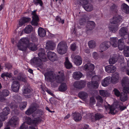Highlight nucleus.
<instances>
[{"label": "nucleus", "mask_w": 129, "mask_h": 129, "mask_svg": "<svg viewBox=\"0 0 129 129\" xmlns=\"http://www.w3.org/2000/svg\"><path fill=\"white\" fill-rule=\"evenodd\" d=\"M43 113L41 110H38L32 115L33 117H37L34 120H32L30 118L26 117L25 119V122L20 126V129H27L28 126L26 124L33 125V126H29V129H37L35 127L38 123L41 122L42 118V116Z\"/></svg>", "instance_id": "f257e3e1"}, {"label": "nucleus", "mask_w": 129, "mask_h": 129, "mask_svg": "<svg viewBox=\"0 0 129 129\" xmlns=\"http://www.w3.org/2000/svg\"><path fill=\"white\" fill-rule=\"evenodd\" d=\"M57 76L55 77V74L52 71H49L45 73L44 75L45 79L47 82H52L56 80L58 83H60L64 79V74L63 72H59Z\"/></svg>", "instance_id": "f03ea898"}, {"label": "nucleus", "mask_w": 129, "mask_h": 129, "mask_svg": "<svg viewBox=\"0 0 129 129\" xmlns=\"http://www.w3.org/2000/svg\"><path fill=\"white\" fill-rule=\"evenodd\" d=\"M28 39L26 38H23L21 39L19 41L17 45L18 49L23 51L25 50L26 47L29 49L33 51L36 50L37 49V45L33 43H29Z\"/></svg>", "instance_id": "7ed1b4c3"}, {"label": "nucleus", "mask_w": 129, "mask_h": 129, "mask_svg": "<svg viewBox=\"0 0 129 129\" xmlns=\"http://www.w3.org/2000/svg\"><path fill=\"white\" fill-rule=\"evenodd\" d=\"M122 21V17L121 16L118 15L114 16L110 19L108 24L109 30L112 33H116L118 29L119 25Z\"/></svg>", "instance_id": "20e7f679"}, {"label": "nucleus", "mask_w": 129, "mask_h": 129, "mask_svg": "<svg viewBox=\"0 0 129 129\" xmlns=\"http://www.w3.org/2000/svg\"><path fill=\"white\" fill-rule=\"evenodd\" d=\"M38 55L40 58L37 57H34L31 60V64L33 65H36L40 68H42L43 64L42 61H46L47 60L46 55L45 54L44 50L43 48H41Z\"/></svg>", "instance_id": "39448f33"}, {"label": "nucleus", "mask_w": 129, "mask_h": 129, "mask_svg": "<svg viewBox=\"0 0 129 129\" xmlns=\"http://www.w3.org/2000/svg\"><path fill=\"white\" fill-rule=\"evenodd\" d=\"M68 48L66 43L64 41H61L58 44L57 50L58 54H63L67 52Z\"/></svg>", "instance_id": "423d86ee"}, {"label": "nucleus", "mask_w": 129, "mask_h": 129, "mask_svg": "<svg viewBox=\"0 0 129 129\" xmlns=\"http://www.w3.org/2000/svg\"><path fill=\"white\" fill-rule=\"evenodd\" d=\"M100 77L98 76H94L92 78V81L88 82L87 84L88 87L91 88L96 89L99 87V84L97 81L100 79Z\"/></svg>", "instance_id": "0eeeda50"}, {"label": "nucleus", "mask_w": 129, "mask_h": 129, "mask_svg": "<svg viewBox=\"0 0 129 129\" xmlns=\"http://www.w3.org/2000/svg\"><path fill=\"white\" fill-rule=\"evenodd\" d=\"M94 68V64L90 63L85 64L83 67V69L88 71L87 73L88 77H91L95 74V73L93 71Z\"/></svg>", "instance_id": "6e6552de"}, {"label": "nucleus", "mask_w": 129, "mask_h": 129, "mask_svg": "<svg viewBox=\"0 0 129 129\" xmlns=\"http://www.w3.org/2000/svg\"><path fill=\"white\" fill-rule=\"evenodd\" d=\"M14 99V100L15 102L14 103H11L10 105V108L13 109V110L15 112V113H16V111H17V110L15 108H16L18 106L17 105L18 103H19L21 101V99L20 97L18 96V95H15L13 96Z\"/></svg>", "instance_id": "1a4fd4ad"}, {"label": "nucleus", "mask_w": 129, "mask_h": 129, "mask_svg": "<svg viewBox=\"0 0 129 129\" xmlns=\"http://www.w3.org/2000/svg\"><path fill=\"white\" fill-rule=\"evenodd\" d=\"M122 85L123 87V90L125 93H129V79L127 77H124L122 81Z\"/></svg>", "instance_id": "9d476101"}, {"label": "nucleus", "mask_w": 129, "mask_h": 129, "mask_svg": "<svg viewBox=\"0 0 129 129\" xmlns=\"http://www.w3.org/2000/svg\"><path fill=\"white\" fill-rule=\"evenodd\" d=\"M119 34L123 39L125 40L129 37L128 29L126 27H122L119 30Z\"/></svg>", "instance_id": "9b49d317"}, {"label": "nucleus", "mask_w": 129, "mask_h": 129, "mask_svg": "<svg viewBox=\"0 0 129 129\" xmlns=\"http://www.w3.org/2000/svg\"><path fill=\"white\" fill-rule=\"evenodd\" d=\"M36 10L32 12V14L33 15L32 20L31 22V24L33 26H37L38 24V22L39 21V18L36 13Z\"/></svg>", "instance_id": "f8f14e48"}, {"label": "nucleus", "mask_w": 129, "mask_h": 129, "mask_svg": "<svg viewBox=\"0 0 129 129\" xmlns=\"http://www.w3.org/2000/svg\"><path fill=\"white\" fill-rule=\"evenodd\" d=\"M38 105L36 103L33 104L30 108L26 111L25 113L28 115H30L36 110Z\"/></svg>", "instance_id": "ddd939ff"}, {"label": "nucleus", "mask_w": 129, "mask_h": 129, "mask_svg": "<svg viewBox=\"0 0 129 129\" xmlns=\"http://www.w3.org/2000/svg\"><path fill=\"white\" fill-rule=\"evenodd\" d=\"M19 119L15 116L12 117L8 122V124L11 126L15 127L18 123Z\"/></svg>", "instance_id": "4468645a"}, {"label": "nucleus", "mask_w": 129, "mask_h": 129, "mask_svg": "<svg viewBox=\"0 0 129 129\" xmlns=\"http://www.w3.org/2000/svg\"><path fill=\"white\" fill-rule=\"evenodd\" d=\"M110 46V43L108 41H105L103 42L100 45V46L99 51L103 52L107 50Z\"/></svg>", "instance_id": "2eb2a0df"}, {"label": "nucleus", "mask_w": 129, "mask_h": 129, "mask_svg": "<svg viewBox=\"0 0 129 129\" xmlns=\"http://www.w3.org/2000/svg\"><path fill=\"white\" fill-rule=\"evenodd\" d=\"M56 44L52 41H48L46 43V49L47 50H53L55 48Z\"/></svg>", "instance_id": "dca6fc26"}, {"label": "nucleus", "mask_w": 129, "mask_h": 129, "mask_svg": "<svg viewBox=\"0 0 129 129\" xmlns=\"http://www.w3.org/2000/svg\"><path fill=\"white\" fill-rule=\"evenodd\" d=\"M20 86L19 82L17 81H13L12 84L11 89L13 91L18 92Z\"/></svg>", "instance_id": "f3484780"}, {"label": "nucleus", "mask_w": 129, "mask_h": 129, "mask_svg": "<svg viewBox=\"0 0 129 129\" xmlns=\"http://www.w3.org/2000/svg\"><path fill=\"white\" fill-rule=\"evenodd\" d=\"M86 84V83L85 81H77L74 83L73 86L76 88L81 89L83 88Z\"/></svg>", "instance_id": "a211bd4d"}, {"label": "nucleus", "mask_w": 129, "mask_h": 129, "mask_svg": "<svg viewBox=\"0 0 129 129\" xmlns=\"http://www.w3.org/2000/svg\"><path fill=\"white\" fill-rule=\"evenodd\" d=\"M10 94L9 91L7 89L3 90L2 91H0V101L3 102L5 100L4 97L8 96Z\"/></svg>", "instance_id": "6ab92c4d"}, {"label": "nucleus", "mask_w": 129, "mask_h": 129, "mask_svg": "<svg viewBox=\"0 0 129 129\" xmlns=\"http://www.w3.org/2000/svg\"><path fill=\"white\" fill-rule=\"evenodd\" d=\"M71 57L73 58V60L75 64L77 66L80 65L82 63V60L81 57L79 56H76L74 58V56L72 55Z\"/></svg>", "instance_id": "aec40b11"}, {"label": "nucleus", "mask_w": 129, "mask_h": 129, "mask_svg": "<svg viewBox=\"0 0 129 129\" xmlns=\"http://www.w3.org/2000/svg\"><path fill=\"white\" fill-rule=\"evenodd\" d=\"M47 56L48 59L52 61H55L57 58L55 53L51 51H49L48 52Z\"/></svg>", "instance_id": "412c9836"}, {"label": "nucleus", "mask_w": 129, "mask_h": 129, "mask_svg": "<svg viewBox=\"0 0 129 129\" xmlns=\"http://www.w3.org/2000/svg\"><path fill=\"white\" fill-rule=\"evenodd\" d=\"M72 116L76 122L80 120L82 118L80 114L77 112H75L72 113Z\"/></svg>", "instance_id": "4be33fe9"}, {"label": "nucleus", "mask_w": 129, "mask_h": 129, "mask_svg": "<svg viewBox=\"0 0 129 129\" xmlns=\"http://www.w3.org/2000/svg\"><path fill=\"white\" fill-rule=\"evenodd\" d=\"M118 38L117 37L111 38L110 39V44L112 45L113 47H117V41Z\"/></svg>", "instance_id": "5701e85b"}, {"label": "nucleus", "mask_w": 129, "mask_h": 129, "mask_svg": "<svg viewBox=\"0 0 129 129\" xmlns=\"http://www.w3.org/2000/svg\"><path fill=\"white\" fill-rule=\"evenodd\" d=\"M111 82V77L108 76L104 78L102 82V85L104 87L108 86Z\"/></svg>", "instance_id": "b1692460"}, {"label": "nucleus", "mask_w": 129, "mask_h": 129, "mask_svg": "<svg viewBox=\"0 0 129 129\" xmlns=\"http://www.w3.org/2000/svg\"><path fill=\"white\" fill-rule=\"evenodd\" d=\"M106 71L108 73L114 72L116 69V67L114 66H109L105 67Z\"/></svg>", "instance_id": "393cba45"}, {"label": "nucleus", "mask_w": 129, "mask_h": 129, "mask_svg": "<svg viewBox=\"0 0 129 129\" xmlns=\"http://www.w3.org/2000/svg\"><path fill=\"white\" fill-rule=\"evenodd\" d=\"M119 79V75L118 73H115L112 75L111 81L113 83H116L118 82Z\"/></svg>", "instance_id": "a878e982"}, {"label": "nucleus", "mask_w": 129, "mask_h": 129, "mask_svg": "<svg viewBox=\"0 0 129 129\" xmlns=\"http://www.w3.org/2000/svg\"><path fill=\"white\" fill-rule=\"evenodd\" d=\"M30 20V18L23 17L19 21V24L20 26H21L25 23L28 22Z\"/></svg>", "instance_id": "bb28decb"}, {"label": "nucleus", "mask_w": 129, "mask_h": 129, "mask_svg": "<svg viewBox=\"0 0 129 129\" xmlns=\"http://www.w3.org/2000/svg\"><path fill=\"white\" fill-rule=\"evenodd\" d=\"M95 25V23L93 21H88L86 27L87 33H88V30H92L94 27Z\"/></svg>", "instance_id": "cd10ccee"}, {"label": "nucleus", "mask_w": 129, "mask_h": 129, "mask_svg": "<svg viewBox=\"0 0 129 129\" xmlns=\"http://www.w3.org/2000/svg\"><path fill=\"white\" fill-rule=\"evenodd\" d=\"M104 117V116L103 114L99 113H97L95 114L94 116V118H93L92 117L91 119L92 121H94L99 120Z\"/></svg>", "instance_id": "c85d7f7f"}, {"label": "nucleus", "mask_w": 129, "mask_h": 129, "mask_svg": "<svg viewBox=\"0 0 129 129\" xmlns=\"http://www.w3.org/2000/svg\"><path fill=\"white\" fill-rule=\"evenodd\" d=\"M116 54H114L111 57L109 60V63L111 64H114L118 60Z\"/></svg>", "instance_id": "c756f323"}, {"label": "nucleus", "mask_w": 129, "mask_h": 129, "mask_svg": "<svg viewBox=\"0 0 129 129\" xmlns=\"http://www.w3.org/2000/svg\"><path fill=\"white\" fill-rule=\"evenodd\" d=\"M118 48L120 50H122L124 47V39L123 38H121L118 41Z\"/></svg>", "instance_id": "7c9ffc66"}, {"label": "nucleus", "mask_w": 129, "mask_h": 129, "mask_svg": "<svg viewBox=\"0 0 129 129\" xmlns=\"http://www.w3.org/2000/svg\"><path fill=\"white\" fill-rule=\"evenodd\" d=\"M82 73L80 72H74L73 74V77L75 79L78 80L82 76Z\"/></svg>", "instance_id": "2f4dec72"}, {"label": "nucleus", "mask_w": 129, "mask_h": 129, "mask_svg": "<svg viewBox=\"0 0 129 129\" xmlns=\"http://www.w3.org/2000/svg\"><path fill=\"white\" fill-rule=\"evenodd\" d=\"M68 89L67 86L65 83H62L59 86L58 90L59 91L63 92L66 91Z\"/></svg>", "instance_id": "473e14b6"}, {"label": "nucleus", "mask_w": 129, "mask_h": 129, "mask_svg": "<svg viewBox=\"0 0 129 129\" xmlns=\"http://www.w3.org/2000/svg\"><path fill=\"white\" fill-rule=\"evenodd\" d=\"M122 11L126 13H129V7L127 4H123L121 7Z\"/></svg>", "instance_id": "72a5a7b5"}, {"label": "nucleus", "mask_w": 129, "mask_h": 129, "mask_svg": "<svg viewBox=\"0 0 129 129\" xmlns=\"http://www.w3.org/2000/svg\"><path fill=\"white\" fill-rule=\"evenodd\" d=\"M38 35L41 37H44L46 35V31L41 27L39 28L38 29Z\"/></svg>", "instance_id": "f704fd0d"}, {"label": "nucleus", "mask_w": 129, "mask_h": 129, "mask_svg": "<svg viewBox=\"0 0 129 129\" xmlns=\"http://www.w3.org/2000/svg\"><path fill=\"white\" fill-rule=\"evenodd\" d=\"M100 94L103 97H108L110 95V94L107 90H100L99 91Z\"/></svg>", "instance_id": "c9c22d12"}, {"label": "nucleus", "mask_w": 129, "mask_h": 129, "mask_svg": "<svg viewBox=\"0 0 129 129\" xmlns=\"http://www.w3.org/2000/svg\"><path fill=\"white\" fill-rule=\"evenodd\" d=\"M31 89L29 85L24 86L23 88V92L24 93H28L31 92Z\"/></svg>", "instance_id": "e433bc0d"}, {"label": "nucleus", "mask_w": 129, "mask_h": 129, "mask_svg": "<svg viewBox=\"0 0 129 129\" xmlns=\"http://www.w3.org/2000/svg\"><path fill=\"white\" fill-rule=\"evenodd\" d=\"M106 104L108 106L105 105L104 106L106 109L107 110L108 109L110 110V112L112 114L114 113V111L115 109L114 108L113 106H110V105L108 104L107 103H106Z\"/></svg>", "instance_id": "4c0bfd02"}, {"label": "nucleus", "mask_w": 129, "mask_h": 129, "mask_svg": "<svg viewBox=\"0 0 129 129\" xmlns=\"http://www.w3.org/2000/svg\"><path fill=\"white\" fill-rule=\"evenodd\" d=\"M33 29V28L31 26L29 25L25 27L24 29V31L26 34H29L31 32Z\"/></svg>", "instance_id": "58836bf2"}, {"label": "nucleus", "mask_w": 129, "mask_h": 129, "mask_svg": "<svg viewBox=\"0 0 129 129\" xmlns=\"http://www.w3.org/2000/svg\"><path fill=\"white\" fill-rule=\"evenodd\" d=\"M88 44L89 48L91 49H94L96 46L95 42L93 40L89 41Z\"/></svg>", "instance_id": "ea45409f"}, {"label": "nucleus", "mask_w": 129, "mask_h": 129, "mask_svg": "<svg viewBox=\"0 0 129 129\" xmlns=\"http://www.w3.org/2000/svg\"><path fill=\"white\" fill-rule=\"evenodd\" d=\"M64 64L66 67L67 69H69L72 66V64L69 61L68 57L66 58Z\"/></svg>", "instance_id": "a19ab883"}, {"label": "nucleus", "mask_w": 129, "mask_h": 129, "mask_svg": "<svg viewBox=\"0 0 129 129\" xmlns=\"http://www.w3.org/2000/svg\"><path fill=\"white\" fill-rule=\"evenodd\" d=\"M78 95L80 98L83 99H85L86 98L87 96L86 93L83 91L80 92L79 93Z\"/></svg>", "instance_id": "79ce46f5"}, {"label": "nucleus", "mask_w": 129, "mask_h": 129, "mask_svg": "<svg viewBox=\"0 0 129 129\" xmlns=\"http://www.w3.org/2000/svg\"><path fill=\"white\" fill-rule=\"evenodd\" d=\"M96 98L98 101L96 104V106H99L103 103V99L102 97L99 95H98L96 96Z\"/></svg>", "instance_id": "37998d69"}, {"label": "nucleus", "mask_w": 129, "mask_h": 129, "mask_svg": "<svg viewBox=\"0 0 129 129\" xmlns=\"http://www.w3.org/2000/svg\"><path fill=\"white\" fill-rule=\"evenodd\" d=\"M120 99L122 101L124 102L126 101L127 99L126 94L124 93H121L120 95Z\"/></svg>", "instance_id": "c03bdc74"}, {"label": "nucleus", "mask_w": 129, "mask_h": 129, "mask_svg": "<svg viewBox=\"0 0 129 129\" xmlns=\"http://www.w3.org/2000/svg\"><path fill=\"white\" fill-rule=\"evenodd\" d=\"M10 112L9 108L8 107H6L3 110V111L2 113L4 114L5 116H7Z\"/></svg>", "instance_id": "a18cd8bd"}, {"label": "nucleus", "mask_w": 129, "mask_h": 129, "mask_svg": "<svg viewBox=\"0 0 129 129\" xmlns=\"http://www.w3.org/2000/svg\"><path fill=\"white\" fill-rule=\"evenodd\" d=\"M124 54L126 57L129 56V47L126 46L123 51Z\"/></svg>", "instance_id": "49530a36"}, {"label": "nucleus", "mask_w": 129, "mask_h": 129, "mask_svg": "<svg viewBox=\"0 0 129 129\" xmlns=\"http://www.w3.org/2000/svg\"><path fill=\"white\" fill-rule=\"evenodd\" d=\"M33 2L34 4L37 6L39 4L41 6H42L43 5V3L42 0H33Z\"/></svg>", "instance_id": "de8ad7c7"}, {"label": "nucleus", "mask_w": 129, "mask_h": 129, "mask_svg": "<svg viewBox=\"0 0 129 129\" xmlns=\"http://www.w3.org/2000/svg\"><path fill=\"white\" fill-rule=\"evenodd\" d=\"M27 105L26 102H23L21 103L19 106L21 110H23L25 108Z\"/></svg>", "instance_id": "09e8293b"}, {"label": "nucleus", "mask_w": 129, "mask_h": 129, "mask_svg": "<svg viewBox=\"0 0 129 129\" xmlns=\"http://www.w3.org/2000/svg\"><path fill=\"white\" fill-rule=\"evenodd\" d=\"M6 116H5L4 114L1 113L0 114V121H3L7 119Z\"/></svg>", "instance_id": "8fccbe9b"}, {"label": "nucleus", "mask_w": 129, "mask_h": 129, "mask_svg": "<svg viewBox=\"0 0 129 129\" xmlns=\"http://www.w3.org/2000/svg\"><path fill=\"white\" fill-rule=\"evenodd\" d=\"M11 73H9L8 72H5L1 75V77L3 78L5 76L7 77L10 78L11 77Z\"/></svg>", "instance_id": "3c124183"}, {"label": "nucleus", "mask_w": 129, "mask_h": 129, "mask_svg": "<svg viewBox=\"0 0 129 129\" xmlns=\"http://www.w3.org/2000/svg\"><path fill=\"white\" fill-rule=\"evenodd\" d=\"M15 79L18 80H19L21 81L24 82H25L26 81V78L23 77L21 76H20V75H19Z\"/></svg>", "instance_id": "603ef678"}, {"label": "nucleus", "mask_w": 129, "mask_h": 129, "mask_svg": "<svg viewBox=\"0 0 129 129\" xmlns=\"http://www.w3.org/2000/svg\"><path fill=\"white\" fill-rule=\"evenodd\" d=\"M113 92L115 95L117 97L119 96L121 94L119 91L116 88H114L113 90Z\"/></svg>", "instance_id": "864d4df0"}, {"label": "nucleus", "mask_w": 129, "mask_h": 129, "mask_svg": "<svg viewBox=\"0 0 129 129\" xmlns=\"http://www.w3.org/2000/svg\"><path fill=\"white\" fill-rule=\"evenodd\" d=\"M92 56L93 58L95 59H98L99 57L98 54L95 52H94L93 53Z\"/></svg>", "instance_id": "5fc2aeb1"}, {"label": "nucleus", "mask_w": 129, "mask_h": 129, "mask_svg": "<svg viewBox=\"0 0 129 129\" xmlns=\"http://www.w3.org/2000/svg\"><path fill=\"white\" fill-rule=\"evenodd\" d=\"M117 6L116 5L114 4H113V5L111 7L110 10L112 11H115L117 9Z\"/></svg>", "instance_id": "6e6d98bb"}, {"label": "nucleus", "mask_w": 129, "mask_h": 129, "mask_svg": "<svg viewBox=\"0 0 129 129\" xmlns=\"http://www.w3.org/2000/svg\"><path fill=\"white\" fill-rule=\"evenodd\" d=\"M56 20L58 22L62 23V24H63L64 23V20H61L59 16H57L56 18Z\"/></svg>", "instance_id": "4d7b16f0"}, {"label": "nucleus", "mask_w": 129, "mask_h": 129, "mask_svg": "<svg viewBox=\"0 0 129 129\" xmlns=\"http://www.w3.org/2000/svg\"><path fill=\"white\" fill-rule=\"evenodd\" d=\"M90 104H94L95 103V101L94 97L93 96L90 98Z\"/></svg>", "instance_id": "13d9d810"}, {"label": "nucleus", "mask_w": 129, "mask_h": 129, "mask_svg": "<svg viewBox=\"0 0 129 129\" xmlns=\"http://www.w3.org/2000/svg\"><path fill=\"white\" fill-rule=\"evenodd\" d=\"M85 20L84 19H81L79 21V23L81 25H83L85 23Z\"/></svg>", "instance_id": "bf43d9fd"}, {"label": "nucleus", "mask_w": 129, "mask_h": 129, "mask_svg": "<svg viewBox=\"0 0 129 129\" xmlns=\"http://www.w3.org/2000/svg\"><path fill=\"white\" fill-rule=\"evenodd\" d=\"M76 48V44H73L71 45V48L73 51L75 50Z\"/></svg>", "instance_id": "052dcab7"}, {"label": "nucleus", "mask_w": 129, "mask_h": 129, "mask_svg": "<svg viewBox=\"0 0 129 129\" xmlns=\"http://www.w3.org/2000/svg\"><path fill=\"white\" fill-rule=\"evenodd\" d=\"M119 108L120 110L121 111H122L126 109V106H119Z\"/></svg>", "instance_id": "680f3d73"}, {"label": "nucleus", "mask_w": 129, "mask_h": 129, "mask_svg": "<svg viewBox=\"0 0 129 129\" xmlns=\"http://www.w3.org/2000/svg\"><path fill=\"white\" fill-rule=\"evenodd\" d=\"M84 51L86 53L88 54L90 53V51L89 49L86 48L84 50Z\"/></svg>", "instance_id": "e2e57ef3"}, {"label": "nucleus", "mask_w": 129, "mask_h": 129, "mask_svg": "<svg viewBox=\"0 0 129 129\" xmlns=\"http://www.w3.org/2000/svg\"><path fill=\"white\" fill-rule=\"evenodd\" d=\"M4 3L3 2L2 4H1L0 6V11H1L4 8Z\"/></svg>", "instance_id": "0e129e2a"}, {"label": "nucleus", "mask_w": 129, "mask_h": 129, "mask_svg": "<svg viewBox=\"0 0 129 129\" xmlns=\"http://www.w3.org/2000/svg\"><path fill=\"white\" fill-rule=\"evenodd\" d=\"M6 67L8 68V69H10L12 67L11 65L10 64H7L6 66Z\"/></svg>", "instance_id": "69168bd1"}, {"label": "nucleus", "mask_w": 129, "mask_h": 129, "mask_svg": "<svg viewBox=\"0 0 129 129\" xmlns=\"http://www.w3.org/2000/svg\"><path fill=\"white\" fill-rule=\"evenodd\" d=\"M70 114H68L64 117L65 119H67L69 118L70 116Z\"/></svg>", "instance_id": "338daca9"}, {"label": "nucleus", "mask_w": 129, "mask_h": 129, "mask_svg": "<svg viewBox=\"0 0 129 129\" xmlns=\"http://www.w3.org/2000/svg\"><path fill=\"white\" fill-rule=\"evenodd\" d=\"M89 128V126L88 125H85L84 126V127L83 128V129H88Z\"/></svg>", "instance_id": "774afa93"}]
</instances>
